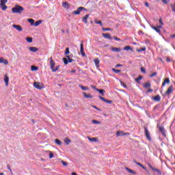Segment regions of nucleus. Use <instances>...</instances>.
I'll return each instance as SVG.
<instances>
[{
	"instance_id": "nucleus-59",
	"label": "nucleus",
	"mask_w": 175,
	"mask_h": 175,
	"mask_svg": "<svg viewBox=\"0 0 175 175\" xmlns=\"http://www.w3.org/2000/svg\"><path fill=\"white\" fill-rule=\"evenodd\" d=\"M145 6H146V8H148V6H150V5L147 2H146L145 3Z\"/></svg>"
},
{
	"instance_id": "nucleus-44",
	"label": "nucleus",
	"mask_w": 175,
	"mask_h": 175,
	"mask_svg": "<svg viewBox=\"0 0 175 175\" xmlns=\"http://www.w3.org/2000/svg\"><path fill=\"white\" fill-rule=\"evenodd\" d=\"M63 8H69V3L64 2L62 3Z\"/></svg>"
},
{
	"instance_id": "nucleus-29",
	"label": "nucleus",
	"mask_w": 175,
	"mask_h": 175,
	"mask_svg": "<svg viewBox=\"0 0 175 175\" xmlns=\"http://www.w3.org/2000/svg\"><path fill=\"white\" fill-rule=\"evenodd\" d=\"M79 87L83 91H89L90 90V88L88 87H85V86H83V85H79Z\"/></svg>"
},
{
	"instance_id": "nucleus-10",
	"label": "nucleus",
	"mask_w": 175,
	"mask_h": 175,
	"mask_svg": "<svg viewBox=\"0 0 175 175\" xmlns=\"http://www.w3.org/2000/svg\"><path fill=\"white\" fill-rule=\"evenodd\" d=\"M144 129H145V135H146L148 140H149L150 142L151 137L150 136V133L148 132V129H147V127H145Z\"/></svg>"
},
{
	"instance_id": "nucleus-23",
	"label": "nucleus",
	"mask_w": 175,
	"mask_h": 175,
	"mask_svg": "<svg viewBox=\"0 0 175 175\" xmlns=\"http://www.w3.org/2000/svg\"><path fill=\"white\" fill-rule=\"evenodd\" d=\"M125 170H126V172H128L129 173H131V174H136V171H133V170L128 168V167H125Z\"/></svg>"
},
{
	"instance_id": "nucleus-5",
	"label": "nucleus",
	"mask_w": 175,
	"mask_h": 175,
	"mask_svg": "<svg viewBox=\"0 0 175 175\" xmlns=\"http://www.w3.org/2000/svg\"><path fill=\"white\" fill-rule=\"evenodd\" d=\"M33 85L35 88H37V90H42V88H44V85L40 82H34Z\"/></svg>"
},
{
	"instance_id": "nucleus-60",
	"label": "nucleus",
	"mask_w": 175,
	"mask_h": 175,
	"mask_svg": "<svg viewBox=\"0 0 175 175\" xmlns=\"http://www.w3.org/2000/svg\"><path fill=\"white\" fill-rule=\"evenodd\" d=\"M146 172H147V174H151L150 173V171L148 170H145Z\"/></svg>"
},
{
	"instance_id": "nucleus-38",
	"label": "nucleus",
	"mask_w": 175,
	"mask_h": 175,
	"mask_svg": "<svg viewBox=\"0 0 175 175\" xmlns=\"http://www.w3.org/2000/svg\"><path fill=\"white\" fill-rule=\"evenodd\" d=\"M71 140L70 139L66 138L64 139V142L66 143V144H69L71 143Z\"/></svg>"
},
{
	"instance_id": "nucleus-34",
	"label": "nucleus",
	"mask_w": 175,
	"mask_h": 175,
	"mask_svg": "<svg viewBox=\"0 0 175 175\" xmlns=\"http://www.w3.org/2000/svg\"><path fill=\"white\" fill-rule=\"evenodd\" d=\"M4 81H5L6 85H9V77H5L4 78Z\"/></svg>"
},
{
	"instance_id": "nucleus-26",
	"label": "nucleus",
	"mask_w": 175,
	"mask_h": 175,
	"mask_svg": "<svg viewBox=\"0 0 175 175\" xmlns=\"http://www.w3.org/2000/svg\"><path fill=\"white\" fill-rule=\"evenodd\" d=\"M135 163L137 165V166H140V167H142L144 170H147V167H144V165H142V163L135 161Z\"/></svg>"
},
{
	"instance_id": "nucleus-63",
	"label": "nucleus",
	"mask_w": 175,
	"mask_h": 175,
	"mask_svg": "<svg viewBox=\"0 0 175 175\" xmlns=\"http://www.w3.org/2000/svg\"><path fill=\"white\" fill-rule=\"evenodd\" d=\"M150 77H154V73L151 74Z\"/></svg>"
},
{
	"instance_id": "nucleus-18",
	"label": "nucleus",
	"mask_w": 175,
	"mask_h": 175,
	"mask_svg": "<svg viewBox=\"0 0 175 175\" xmlns=\"http://www.w3.org/2000/svg\"><path fill=\"white\" fill-rule=\"evenodd\" d=\"M103 36L105 39H109L110 40H111V39H113V38H111V35H110V33H103Z\"/></svg>"
},
{
	"instance_id": "nucleus-58",
	"label": "nucleus",
	"mask_w": 175,
	"mask_h": 175,
	"mask_svg": "<svg viewBox=\"0 0 175 175\" xmlns=\"http://www.w3.org/2000/svg\"><path fill=\"white\" fill-rule=\"evenodd\" d=\"M167 62H172V60H170V58L169 57L167 58Z\"/></svg>"
},
{
	"instance_id": "nucleus-13",
	"label": "nucleus",
	"mask_w": 175,
	"mask_h": 175,
	"mask_svg": "<svg viewBox=\"0 0 175 175\" xmlns=\"http://www.w3.org/2000/svg\"><path fill=\"white\" fill-rule=\"evenodd\" d=\"M0 64H3L4 65H8L9 61L5 59L3 57H0Z\"/></svg>"
},
{
	"instance_id": "nucleus-32",
	"label": "nucleus",
	"mask_w": 175,
	"mask_h": 175,
	"mask_svg": "<svg viewBox=\"0 0 175 175\" xmlns=\"http://www.w3.org/2000/svg\"><path fill=\"white\" fill-rule=\"evenodd\" d=\"M55 142L56 144H57V146H61L62 144V142L58 139H55Z\"/></svg>"
},
{
	"instance_id": "nucleus-8",
	"label": "nucleus",
	"mask_w": 175,
	"mask_h": 175,
	"mask_svg": "<svg viewBox=\"0 0 175 175\" xmlns=\"http://www.w3.org/2000/svg\"><path fill=\"white\" fill-rule=\"evenodd\" d=\"M99 99H100V100H103V102H105V103H108L109 105H111V103H113L112 100H107L106 98L100 96H99Z\"/></svg>"
},
{
	"instance_id": "nucleus-16",
	"label": "nucleus",
	"mask_w": 175,
	"mask_h": 175,
	"mask_svg": "<svg viewBox=\"0 0 175 175\" xmlns=\"http://www.w3.org/2000/svg\"><path fill=\"white\" fill-rule=\"evenodd\" d=\"M161 28H162V25H159L156 27H154V31H156V32H157V33H159V35H161Z\"/></svg>"
},
{
	"instance_id": "nucleus-9",
	"label": "nucleus",
	"mask_w": 175,
	"mask_h": 175,
	"mask_svg": "<svg viewBox=\"0 0 175 175\" xmlns=\"http://www.w3.org/2000/svg\"><path fill=\"white\" fill-rule=\"evenodd\" d=\"M80 47H81V54L82 57H85V53H84V44H83V42H81L80 44Z\"/></svg>"
},
{
	"instance_id": "nucleus-40",
	"label": "nucleus",
	"mask_w": 175,
	"mask_h": 175,
	"mask_svg": "<svg viewBox=\"0 0 175 175\" xmlns=\"http://www.w3.org/2000/svg\"><path fill=\"white\" fill-rule=\"evenodd\" d=\"M26 40H27V42L28 43H32L33 39H32V38H31V37H27V38H26Z\"/></svg>"
},
{
	"instance_id": "nucleus-1",
	"label": "nucleus",
	"mask_w": 175,
	"mask_h": 175,
	"mask_svg": "<svg viewBox=\"0 0 175 175\" xmlns=\"http://www.w3.org/2000/svg\"><path fill=\"white\" fill-rule=\"evenodd\" d=\"M12 13H19L21 14V13H23V12H24V8H23V6L21 5H15V7L12 8Z\"/></svg>"
},
{
	"instance_id": "nucleus-30",
	"label": "nucleus",
	"mask_w": 175,
	"mask_h": 175,
	"mask_svg": "<svg viewBox=\"0 0 175 175\" xmlns=\"http://www.w3.org/2000/svg\"><path fill=\"white\" fill-rule=\"evenodd\" d=\"M0 8H1V10H6V9H8V5H5V4L3 5H1L0 4Z\"/></svg>"
},
{
	"instance_id": "nucleus-35",
	"label": "nucleus",
	"mask_w": 175,
	"mask_h": 175,
	"mask_svg": "<svg viewBox=\"0 0 175 175\" xmlns=\"http://www.w3.org/2000/svg\"><path fill=\"white\" fill-rule=\"evenodd\" d=\"M142 79L143 76L139 75L138 77L135 79V81H137V83H139V81H140V80H142Z\"/></svg>"
},
{
	"instance_id": "nucleus-51",
	"label": "nucleus",
	"mask_w": 175,
	"mask_h": 175,
	"mask_svg": "<svg viewBox=\"0 0 175 175\" xmlns=\"http://www.w3.org/2000/svg\"><path fill=\"white\" fill-rule=\"evenodd\" d=\"M62 163L64 166H66L68 165V163L64 161H62Z\"/></svg>"
},
{
	"instance_id": "nucleus-46",
	"label": "nucleus",
	"mask_w": 175,
	"mask_h": 175,
	"mask_svg": "<svg viewBox=\"0 0 175 175\" xmlns=\"http://www.w3.org/2000/svg\"><path fill=\"white\" fill-rule=\"evenodd\" d=\"M112 70L114 72V73H120V72H121L120 70H117V69H115V68H112Z\"/></svg>"
},
{
	"instance_id": "nucleus-54",
	"label": "nucleus",
	"mask_w": 175,
	"mask_h": 175,
	"mask_svg": "<svg viewBox=\"0 0 175 175\" xmlns=\"http://www.w3.org/2000/svg\"><path fill=\"white\" fill-rule=\"evenodd\" d=\"M152 91H154L152 89H148V90H147V93L148 94V93H150V92H152Z\"/></svg>"
},
{
	"instance_id": "nucleus-61",
	"label": "nucleus",
	"mask_w": 175,
	"mask_h": 175,
	"mask_svg": "<svg viewBox=\"0 0 175 175\" xmlns=\"http://www.w3.org/2000/svg\"><path fill=\"white\" fill-rule=\"evenodd\" d=\"M93 107V109H96V110H97L98 107H96V106L92 105V106Z\"/></svg>"
},
{
	"instance_id": "nucleus-49",
	"label": "nucleus",
	"mask_w": 175,
	"mask_h": 175,
	"mask_svg": "<svg viewBox=\"0 0 175 175\" xmlns=\"http://www.w3.org/2000/svg\"><path fill=\"white\" fill-rule=\"evenodd\" d=\"M102 30L103 31H111V28H105V27H103Z\"/></svg>"
},
{
	"instance_id": "nucleus-17",
	"label": "nucleus",
	"mask_w": 175,
	"mask_h": 175,
	"mask_svg": "<svg viewBox=\"0 0 175 175\" xmlns=\"http://www.w3.org/2000/svg\"><path fill=\"white\" fill-rule=\"evenodd\" d=\"M90 17V14H86L85 16H83L82 18V21L83 23H84L85 24H88V18Z\"/></svg>"
},
{
	"instance_id": "nucleus-50",
	"label": "nucleus",
	"mask_w": 175,
	"mask_h": 175,
	"mask_svg": "<svg viewBox=\"0 0 175 175\" xmlns=\"http://www.w3.org/2000/svg\"><path fill=\"white\" fill-rule=\"evenodd\" d=\"M161 2H163V3H167L168 2H170V0H161Z\"/></svg>"
},
{
	"instance_id": "nucleus-20",
	"label": "nucleus",
	"mask_w": 175,
	"mask_h": 175,
	"mask_svg": "<svg viewBox=\"0 0 175 175\" xmlns=\"http://www.w3.org/2000/svg\"><path fill=\"white\" fill-rule=\"evenodd\" d=\"M154 175H162V172L160 170L154 168Z\"/></svg>"
},
{
	"instance_id": "nucleus-56",
	"label": "nucleus",
	"mask_w": 175,
	"mask_h": 175,
	"mask_svg": "<svg viewBox=\"0 0 175 175\" xmlns=\"http://www.w3.org/2000/svg\"><path fill=\"white\" fill-rule=\"evenodd\" d=\"M121 66H122V64H117V65L116 66V68H120V67H121Z\"/></svg>"
},
{
	"instance_id": "nucleus-22",
	"label": "nucleus",
	"mask_w": 175,
	"mask_h": 175,
	"mask_svg": "<svg viewBox=\"0 0 175 175\" xmlns=\"http://www.w3.org/2000/svg\"><path fill=\"white\" fill-rule=\"evenodd\" d=\"M170 79H169V78H167L164 80L162 86L165 87L166 85V84H170Z\"/></svg>"
},
{
	"instance_id": "nucleus-33",
	"label": "nucleus",
	"mask_w": 175,
	"mask_h": 175,
	"mask_svg": "<svg viewBox=\"0 0 175 175\" xmlns=\"http://www.w3.org/2000/svg\"><path fill=\"white\" fill-rule=\"evenodd\" d=\"M31 69L32 71L39 70V68L38 66H31Z\"/></svg>"
},
{
	"instance_id": "nucleus-45",
	"label": "nucleus",
	"mask_w": 175,
	"mask_h": 175,
	"mask_svg": "<svg viewBox=\"0 0 175 175\" xmlns=\"http://www.w3.org/2000/svg\"><path fill=\"white\" fill-rule=\"evenodd\" d=\"M94 23H95V24H99L100 25H103V24H102V21H97V20H95L94 21Z\"/></svg>"
},
{
	"instance_id": "nucleus-37",
	"label": "nucleus",
	"mask_w": 175,
	"mask_h": 175,
	"mask_svg": "<svg viewBox=\"0 0 175 175\" xmlns=\"http://www.w3.org/2000/svg\"><path fill=\"white\" fill-rule=\"evenodd\" d=\"M96 90L100 92V94H101L102 95H105V91L104 90H102V89H96Z\"/></svg>"
},
{
	"instance_id": "nucleus-64",
	"label": "nucleus",
	"mask_w": 175,
	"mask_h": 175,
	"mask_svg": "<svg viewBox=\"0 0 175 175\" xmlns=\"http://www.w3.org/2000/svg\"><path fill=\"white\" fill-rule=\"evenodd\" d=\"M0 175H5V174H3V172H1Z\"/></svg>"
},
{
	"instance_id": "nucleus-39",
	"label": "nucleus",
	"mask_w": 175,
	"mask_h": 175,
	"mask_svg": "<svg viewBox=\"0 0 175 175\" xmlns=\"http://www.w3.org/2000/svg\"><path fill=\"white\" fill-rule=\"evenodd\" d=\"M64 54H65V55H68V54H70V51H69V47H67L66 49Z\"/></svg>"
},
{
	"instance_id": "nucleus-4",
	"label": "nucleus",
	"mask_w": 175,
	"mask_h": 175,
	"mask_svg": "<svg viewBox=\"0 0 175 175\" xmlns=\"http://www.w3.org/2000/svg\"><path fill=\"white\" fill-rule=\"evenodd\" d=\"M63 62H64V65H68V63L73 62V59L70 58V56L66 55V57L63 58Z\"/></svg>"
},
{
	"instance_id": "nucleus-42",
	"label": "nucleus",
	"mask_w": 175,
	"mask_h": 175,
	"mask_svg": "<svg viewBox=\"0 0 175 175\" xmlns=\"http://www.w3.org/2000/svg\"><path fill=\"white\" fill-rule=\"evenodd\" d=\"M0 2V5H6L8 0H1Z\"/></svg>"
},
{
	"instance_id": "nucleus-28",
	"label": "nucleus",
	"mask_w": 175,
	"mask_h": 175,
	"mask_svg": "<svg viewBox=\"0 0 175 175\" xmlns=\"http://www.w3.org/2000/svg\"><path fill=\"white\" fill-rule=\"evenodd\" d=\"M112 51L115 52V53H118L120 51H121V49L120 48H117V47H113L111 49Z\"/></svg>"
},
{
	"instance_id": "nucleus-7",
	"label": "nucleus",
	"mask_w": 175,
	"mask_h": 175,
	"mask_svg": "<svg viewBox=\"0 0 175 175\" xmlns=\"http://www.w3.org/2000/svg\"><path fill=\"white\" fill-rule=\"evenodd\" d=\"M173 90H174V87L173 85H171L170 88H168L167 90L166 91V92L165 93V96H167L170 94H172V92H173Z\"/></svg>"
},
{
	"instance_id": "nucleus-31",
	"label": "nucleus",
	"mask_w": 175,
	"mask_h": 175,
	"mask_svg": "<svg viewBox=\"0 0 175 175\" xmlns=\"http://www.w3.org/2000/svg\"><path fill=\"white\" fill-rule=\"evenodd\" d=\"M27 21L29 23H30L31 25H34V24H35V20H33L32 18H28Z\"/></svg>"
},
{
	"instance_id": "nucleus-24",
	"label": "nucleus",
	"mask_w": 175,
	"mask_h": 175,
	"mask_svg": "<svg viewBox=\"0 0 175 175\" xmlns=\"http://www.w3.org/2000/svg\"><path fill=\"white\" fill-rule=\"evenodd\" d=\"M88 139L89 140V142H94V143H96V142H98V139H96V137H88Z\"/></svg>"
},
{
	"instance_id": "nucleus-52",
	"label": "nucleus",
	"mask_w": 175,
	"mask_h": 175,
	"mask_svg": "<svg viewBox=\"0 0 175 175\" xmlns=\"http://www.w3.org/2000/svg\"><path fill=\"white\" fill-rule=\"evenodd\" d=\"M148 166L152 170H154V167H152V165H151V164L148 163Z\"/></svg>"
},
{
	"instance_id": "nucleus-21",
	"label": "nucleus",
	"mask_w": 175,
	"mask_h": 175,
	"mask_svg": "<svg viewBox=\"0 0 175 175\" xmlns=\"http://www.w3.org/2000/svg\"><path fill=\"white\" fill-rule=\"evenodd\" d=\"M94 62L96 68H100L99 64H100V61L99 60V59H94Z\"/></svg>"
},
{
	"instance_id": "nucleus-36",
	"label": "nucleus",
	"mask_w": 175,
	"mask_h": 175,
	"mask_svg": "<svg viewBox=\"0 0 175 175\" xmlns=\"http://www.w3.org/2000/svg\"><path fill=\"white\" fill-rule=\"evenodd\" d=\"M40 24H42V21H36L35 23H34V25H33V26L34 27H38L39 25H40Z\"/></svg>"
},
{
	"instance_id": "nucleus-25",
	"label": "nucleus",
	"mask_w": 175,
	"mask_h": 175,
	"mask_svg": "<svg viewBox=\"0 0 175 175\" xmlns=\"http://www.w3.org/2000/svg\"><path fill=\"white\" fill-rule=\"evenodd\" d=\"M123 50H125L126 51H129V50L131 51H133V49H132V47H131V46H124Z\"/></svg>"
},
{
	"instance_id": "nucleus-53",
	"label": "nucleus",
	"mask_w": 175,
	"mask_h": 175,
	"mask_svg": "<svg viewBox=\"0 0 175 175\" xmlns=\"http://www.w3.org/2000/svg\"><path fill=\"white\" fill-rule=\"evenodd\" d=\"M113 39L116 40L118 42H119V40H120V39L119 38H118L117 36H114Z\"/></svg>"
},
{
	"instance_id": "nucleus-48",
	"label": "nucleus",
	"mask_w": 175,
	"mask_h": 175,
	"mask_svg": "<svg viewBox=\"0 0 175 175\" xmlns=\"http://www.w3.org/2000/svg\"><path fill=\"white\" fill-rule=\"evenodd\" d=\"M141 72L142 73H146V68H144V67H142L141 68Z\"/></svg>"
},
{
	"instance_id": "nucleus-55",
	"label": "nucleus",
	"mask_w": 175,
	"mask_h": 175,
	"mask_svg": "<svg viewBox=\"0 0 175 175\" xmlns=\"http://www.w3.org/2000/svg\"><path fill=\"white\" fill-rule=\"evenodd\" d=\"M159 21V23L161 24V25H163V23L162 22L161 18H160Z\"/></svg>"
},
{
	"instance_id": "nucleus-62",
	"label": "nucleus",
	"mask_w": 175,
	"mask_h": 175,
	"mask_svg": "<svg viewBox=\"0 0 175 175\" xmlns=\"http://www.w3.org/2000/svg\"><path fill=\"white\" fill-rule=\"evenodd\" d=\"M8 169L10 171V172H12V169L10 168V166H8Z\"/></svg>"
},
{
	"instance_id": "nucleus-27",
	"label": "nucleus",
	"mask_w": 175,
	"mask_h": 175,
	"mask_svg": "<svg viewBox=\"0 0 175 175\" xmlns=\"http://www.w3.org/2000/svg\"><path fill=\"white\" fill-rule=\"evenodd\" d=\"M154 100L155 102H160L161 101V96L157 95L156 96L154 97Z\"/></svg>"
},
{
	"instance_id": "nucleus-14",
	"label": "nucleus",
	"mask_w": 175,
	"mask_h": 175,
	"mask_svg": "<svg viewBox=\"0 0 175 175\" xmlns=\"http://www.w3.org/2000/svg\"><path fill=\"white\" fill-rule=\"evenodd\" d=\"M126 135H129V133H124V131H117V133H116V136H118V137L125 136Z\"/></svg>"
},
{
	"instance_id": "nucleus-3",
	"label": "nucleus",
	"mask_w": 175,
	"mask_h": 175,
	"mask_svg": "<svg viewBox=\"0 0 175 175\" xmlns=\"http://www.w3.org/2000/svg\"><path fill=\"white\" fill-rule=\"evenodd\" d=\"M157 128L161 135H163L164 137H166V130L165 129V127H163V126H159V124H157Z\"/></svg>"
},
{
	"instance_id": "nucleus-6",
	"label": "nucleus",
	"mask_w": 175,
	"mask_h": 175,
	"mask_svg": "<svg viewBox=\"0 0 175 175\" xmlns=\"http://www.w3.org/2000/svg\"><path fill=\"white\" fill-rule=\"evenodd\" d=\"M83 10H85V8L84 7H79L77 8V10L76 11H73L72 14H76L77 16L80 14L81 12Z\"/></svg>"
},
{
	"instance_id": "nucleus-57",
	"label": "nucleus",
	"mask_w": 175,
	"mask_h": 175,
	"mask_svg": "<svg viewBox=\"0 0 175 175\" xmlns=\"http://www.w3.org/2000/svg\"><path fill=\"white\" fill-rule=\"evenodd\" d=\"M70 73H76V70H72Z\"/></svg>"
},
{
	"instance_id": "nucleus-2",
	"label": "nucleus",
	"mask_w": 175,
	"mask_h": 175,
	"mask_svg": "<svg viewBox=\"0 0 175 175\" xmlns=\"http://www.w3.org/2000/svg\"><path fill=\"white\" fill-rule=\"evenodd\" d=\"M50 66L52 72H57V70L59 69V66H57L54 68V66H55V62L53 60V57L50 58Z\"/></svg>"
},
{
	"instance_id": "nucleus-11",
	"label": "nucleus",
	"mask_w": 175,
	"mask_h": 175,
	"mask_svg": "<svg viewBox=\"0 0 175 175\" xmlns=\"http://www.w3.org/2000/svg\"><path fill=\"white\" fill-rule=\"evenodd\" d=\"M13 28H15L17 31H19V32H21L23 31V27H21V25H12Z\"/></svg>"
},
{
	"instance_id": "nucleus-19",
	"label": "nucleus",
	"mask_w": 175,
	"mask_h": 175,
	"mask_svg": "<svg viewBox=\"0 0 175 175\" xmlns=\"http://www.w3.org/2000/svg\"><path fill=\"white\" fill-rule=\"evenodd\" d=\"M144 88H151V83L150 81H148L143 84Z\"/></svg>"
},
{
	"instance_id": "nucleus-47",
	"label": "nucleus",
	"mask_w": 175,
	"mask_h": 175,
	"mask_svg": "<svg viewBox=\"0 0 175 175\" xmlns=\"http://www.w3.org/2000/svg\"><path fill=\"white\" fill-rule=\"evenodd\" d=\"M92 124H100V122L96 120H92Z\"/></svg>"
},
{
	"instance_id": "nucleus-41",
	"label": "nucleus",
	"mask_w": 175,
	"mask_h": 175,
	"mask_svg": "<svg viewBox=\"0 0 175 175\" xmlns=\"http://www.w3.org/2000/svg\"><path fill=\"white\" fill-rule=\"evenodd\" d=\"M137 51L138 53H142V51H146V47L140 48L139 49H137Z\"/></svg>"
},
{
	"instance_id": "nucleus-15",
	"label": "nucleus",
	"mask_w": 175,
	"mask_h": 175,
	"mask_svg": "<svg viewBox=\"0 0 175 175\" xmlns=\"http://www.w3.org/2000/svg\"><path fill=\"white\" fill-rule=\"evenodd\" d=\"M83 95L84 96V98H85L86 99H92L94 98V96L91 95V94H87V93L83 92Z\"/></svg>"
},
{
	"instance_id": "nucleus-43",
	"label": "nucleus",
	"mask_w": 175,
	"mask_h": 175,
	"mask_svg": "<svg viewBox=\"0 0 175 175\" xmlns=\"http://www.w3.org/2000/svg\"><path fill=\"white\" fill-rule=\"evenodd\" d=\"M48 152H49V159H51V158L54 157V154H53V152L48 151Z\"/></svg>"
},
{
	"instance_id": "nucleus-12",
	"label": "nucleus",
	"mask_w": 175,
	"mask_h": 175,
	"mask_svg": "<svg viewBox=\"0 0 175 175\" xmlns=\"http://www.w3.org/2000/svg\"><path fill=\"white\" fill-rule=\"evenodd\" d=\"M29 51L31 53H36L37 51H39V49L35 47V46H29Z\"/></svg>"
}]
</instances>
